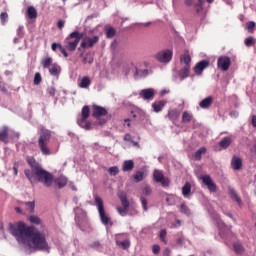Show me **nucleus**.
I'll return each mask as SVG.
<instances>
[{"label":"nucleus","instance_id":"nucleus-1","mask_svg":"<svg viewBox=\"0 0 256 256\" xmlns=\"http://www.w3.org/2000/svg\"><path fill=\"white\" fill-rule=\"evenodd\" d=\"M9 230L18 243L27 245L33 251H46L49 253L51 247H49L45 232L36 230L34 226H27L23 221L10 224Z\"/></svg>","mask_w":256,"mask_h":256},{"label":"nucleus","instance_id":"nucleus-2","mask_svg":"<svg viewBox=\"0 0 256 256\" xmlns=\"http://www.w3.org/2000/svg\"><path fill=\"white\" fill-rule=\"evenodd\" d=\"M26 161L30 169H25L24 174L31 185L35 183H43L44 187L53 185V174L43 169V166L33 157H27Z\"/></svg>","mask_w":256,"mask_h":256},{"label":"nucleus","instance_id":"nucleus-3","mask_svg":"<svg viewBox=\"0 0 256 256\" xmlns=\"http://www.w3.org/2000/svg\"><path fill=\"white\" fill-rule=\"evenodd\" d=\"M82 37L83 35H81L79 31H74L70 33V35L67 38H65L64 47L63 45L54 42L51 45V49L54 52L57 51V49H59L60 53H62V55H64V57L67 58L69 57V53H67V51H70L71 53L76 51L77 45H79V42L81 41Z\"/></svg>","mask_w":256,"mask_h":256},{"label":"nucleus","instance_id":"nucleus-4","mask_svg":"<svg viewBox=\"0 0 256 256\" xmlns=\"http://www.w3.org/2000/svg\"><path fill=\"white\" fill-rule=\"evenodd\" d=\"M38 147L42 153V155L49 156L53 155V152H51V148H49V141H51L52 133L51 130L40 127L38 131Z\"/></svg>","mask_w":256,"mask_h":256},{"label":"nucleus","instance_id":"nucleus-5","mask_svg":"<svg viewBox=\"0 0 256 256\" xmlns=\"http://www.w3.org/2000/svg\"><path fill=\"white\" fill-rule=\"evenodd\" d=\"M94 202L98 209L101 223L103 225H110V227H113V221H111V217H109V215H107V213L105 212V204H103V199L96 195L94 197Z\"/></svg>","mask_w":256,"mask_h":256},{"label":"nucleus","instance_id":"nucleus-6","mask_svg":"<svg viewBox=\"0 0 256 256\" xmlns=\"http://www.w3.org/2000/svg\"><path fill=\"white\" fill-rule=\"evenodd\" d=\"M118 197L121 201L122 207L118 206L116 210L119 213V215H121V217H127L130 205L129 200L127 199V195L125 194V192H120L118 194Z\"/></svg>","mask_w":256,"mask_h":256},{"label":"nucleus","instance_id":"nucleus-7","mask_svg":"<svg viewBox=\"0 0 256 256\" xmlns=\"http://www.w3.org/2000/svg\"><path fill=\"white\" fill-rule=\"evenodd\" d=\"M155 59H157L159 63H169L173 59V50H162L155 55Z\"/></svg>","mask_w":256,"mask_h":256},{"label":"nucleus","instance_id":"nucleus-8","mask_svg":"<svg viewBox=\"0 0 256 256\" xmlns=\"http://www.w3.org/2000/svg\"><path fill=\"white\" fill-rule=\"evenodd\" d=\"M99 43V36L89 37L86 36L80 44L81 49H91Z\"/></svg>","mask_w":256,"mask_h":256},{"label":"nucleus","instance_id":"nucleus-9","mask_svg":"<svg viewBox=\"0 0 256 256\" xmlns=\"http://www.w3.org/2000/svg\"><path fill=\"white\" fill-rule=\"evenodd\" d=\"M202 183L206 185L210 193H217V184L213 182V179L209 175L201 176Z\"/></svg>","mask_w":256,"mask_h":256},{"label":"nucleus","instance_id":"nucleus-10","mask_svg":"<svg viewBox=\"0 0 256 256\" xmlns=\"http://www.w3.org/2000/svg\"><path fill=\"white\" fill-rule=\"evenodd\" d=\"M153 177L154 181H156V183H161L162 187H169V184L171 183L169 178H165V175L159 170L154 171Z\"/></svg>","mask_w":256,"mask_h":256},{"label":"nucleus","instance_id":"nucleus-11","mask_svg":"<svg viewBox=\"0 0 256 256\" xmlns=\"http://www.w3.org/2000/svg\"><path fill=\"white\" fill-rule=\"evenodd\" d=\"M217 67L222 71H229V68L231 67V58L228 56H220L217 61Z\"/></svg>","mask_w":256,"mask_h":256},{"label":"nucleus","instance_id":"nucleus-12","mask_svg":"<svg viewBox=\"0 0 256 256\" xmlns=\"http://www.w3.org/2000/svg\"><path fill=\"white\" fill-rule=\"evenodd\" d=\"M92 115L95 117V119L99 120L101 117H105V115H107V109L102 106L94 105Z\"/></svg>","mask_w":256,"mask_h":256},{"label":"nucleus","instance_id":"nucleus-13","mask_svg":"<svg viewBox=\"0 0 256 256\" xmlns=\"http://www.w3.org/2000/svg\"><path fill=\"white\" fill-rule=\"evenodd\" d=\"M207 67H209V61L202 60L195 65L194 72L196 73V75H201L203 71L207 69Z\"/></svg>","mask_w":256,"mask_h":256},{"label":"nucleus","instance_id":"nucleus-14","mask_svg":"<svg viewBox=\"0 0 256 256\" xmlns=\"http://www.w3.org/2000/svg\"><path fill=\"white\" fill-rule=\"evenodd\" d=\"M74 211L76 213L75 221L77 225H81L82 219H87V212L83 211L82 209H79V207L74 208Z\"/></svg>","mask_w":256,"mask_h":256},{"label":"nucleus","instance_id":"nucleus-15","mask_svg":"<svg viewBox=\"0 0 256 256\" xmlns=\"http://www.w3.org/2000/svg\"><path fill=\"white\" fill-rule=\"evenodd\" d=\"M0 141L5 145L9 143V128L7 126L0 128Z\"/></svg>","mask_w":256,"mask_h":256},{"label":"nucleus","instance_id":"nucleus-16","mask_svg":"<svg viewBox=\"0 0 256 256\" xmlns=\"http://www.w3.org/2000/svg\"><path fill=\"white\" fill-rule=\"evenodd\" d=\"M140 97H142V99L145 101H148L149 99H153V97H155V91L151 88L143 89L140 92Z\"/></svg>","mask_w":256,"mask_h":256},{"label":"nucleus","instance_id":"nucleus-17","mask_svg":"<svg viewBox=\"0 0 256 256\" xmlns=\"http://www.w3.org/2000/svg\"><path fill=\"white\" fill-rule=\"evenodd\" d=\"M231 167L234 171H239L243 167V160L237 156H233L231 160Z\"/></svg>","mask_w":256,"mask_h":256},{"label":"nucleus","instance_id":"nucleus-18","mask_svg":"<svg viewBox=\"0 0 256 256\" xmlns=\"http://www.w3.org/2000/svg\"><path fill=\"white\" fill-rule=\"evenodd\" d=\"M78 87H80V89H89V87H91V78L89 76H84L80 80V83H78Z\"/></svg>","mask_w":256,"mask_h":256},{"label":"nucleus","instance_id":"nucleus-19","mask_svg":"<svg viewBox=\"0 0 256 256\" xmlns=\"http://www.w3.org/2000/svg\"><path fill=\"white\" fill-rule=\"evenodd\" d=\"M167 117L168 119H170V121H172V123H175V121H177L179 117H181V114L179 113V110L172 109L168 111Z\"/></svg>","mask_w":256,"mask_h":256},{"label":"nucleus","instance_id":"nucleus-20","mask_svg":"<svg viewBox=\"0 0 256 256\" xmlns=\"http://www.w3.org/2000/svg\"><path fill=\"white\" fill-rule=\"evenodd\" d=\"M213 105V97L212 96H208L206 98H204L200 103L199 106L201 107V109H209V107Z\"/></svg>","mask_w":256,"mask_h":256},{"label":"nucleus","instance_id":"nucleus-21","mask_svg":"<svg viewBox=\"0 0 256 256\" xmlns=\"http://www.w3.org/2000/svg\"><path fill=\"white\" fill-rule=\"evenodd\" d=\"M49 73L50 75H52V77H59L60 73H61V67L57 65V63H54L53 65H51L49 68Z\"/></svg>","mask_w":256,"mask_h":256},{"label":"nucleus","instance_id":"nucleus-22","mask_svg":"<svg viewBox=\"0 0 256 256\" xmlns=\"http://www.w3.org/2000/svg\"><path fill=\"white\" fill-rule=\"evenodd\" d=\"M133 169H135V162L133 160H125L123 162L122 171H133Z\"/></svg>","mask_w":256,"mask_h":256},{"label":"nucleus","instance_id":"nucleus-23","mask_svg":"<svg viewBox=\"0 0 256 256\" xmlns=\"http://www.w3.org/2000/svg\"><path fill=\"white\" fill-rule=\"evenodd\" d=\"M180 62L184 63L185 67H191V56L189 55V51H186L180 56Z\"/></svg>","mask_w":256,"mask_h":256},{"label":"nucleus","instance_id":"nucleus-24","mask_svg":"<svg viewBox=\"0 0 256 256\" xmlns=\"http://www.w3.org/2000/svg\"><path fill=\"white\" fill-rule=\"evenodd\" d=\"M231 143H233V139H231V137H224L219 143V147H221L222 149H228L231 145Z\"/></svg>","mask_w":256,"mask_h":256},{"label":"nucleus","instance_id":"nucleus-25","mask_svg":"<svg viewBox=\"0 0 256 256\" xmlns=\"http://www.w3.org/2000/svg\"><path fill=\"white\" fill-rule=\"evenodd\" d=\"M78 125L86 131H91V122L87 121V118H81L78 120Z\"/></svg>","mask_w":256,"mask_h":256},{"label":"nucleus","instance_id":"nucleus-26","mask_svg":"<svg viewBox=\"0 0 256 256\" xmlns=\"http://www.w3.org/2000/svg\"><path fill=\"white\" fill-rule=\"evenodd\" d=\"M152 108L154 113H161L165 108V103L163 101L154 102L152 103Z\"/></svg>","mask_w":256,"mask_h":256},{"label":"nucleus","instance_id":"nucleus-27","mask_svg":"<svg viewBox=\"0 0 256 256\" xmlns=\"http://www.w3.org/2000/svg\"><path fill=\"white\" fill-rule=\"evenodd\" d=\"M54 64L55 63H53V58H51V57H45L41 61V65H42L43 69H49Z\"/></svg>","mask_w":256,"mask_h":256},{"label":"nucleus","instance_id":"nucleus-28","mask_svg":"<svg viewBox=\"0 0 256 256\" xmlns=\"http://www.w3.org/2000/svg\"><path fill=\"white\" fill-rule=\"evenodd\" d=\"M191 72V66H184L180 71H179V77L181 79H187L189 77V73Z\"/></svg>","mask_w":256,"mask_h":256},{"label":"nucleus","instance_id":"nucleus-29","mask_svg":"<svg viewBox=\"0 0 256 256\" xmlns=\"http://www.w3.org/2000/svg\"><path fill=\"white\" fill-rule=\"evenodd\" d=\"M55 183L59 189H63V187L67 186V178L65 176H60L55 180Z\"/></svg>","mask_w":256,"mask_h":256},{"label":"nucleus","instance_id":"nucleus-30","mask_svg":"<svg viewBox=\"0 0 256 256\" xmlns=\"http://www.w3.org/2000/svg\"><path fill=\"white\" fill-rule=\"evenodd\" d=\"M207 153V148L205 147H201L199 148L195 154H194V158L196 161H201L202 159V155H205Z\"/></svg>","mask_w":256,"mask_h":256},{"label":"nucleus","instance_id":"nucleus-31","mask_svg":"<svg viewBox=\"0 0 256 256\" xmlns=\"http://www.w3.org/2000/svg\"><path fill=\"white\" fill-rule=\"evenodd\" d=\"M132 177L135 183H141L145 179V172L137 171Z\"/></svg>","mask_w":256,"mask_h":256},{"label":"nucleus","instance_id":"nucleus-32","mask_svg":"<svg viewBox=\"0 0 256 256\" xmlns=\"http://www.w3.org/2000/svg\"><path fill=\"white\" fill-rule=\"evenodd\" d=\"M229 195L233 201H236V203H238V205L241 203V198L239 197L235 189L229 188Z\"/></svg>","mask_w":256,"mask_h":256},{"label":"nucleus","instance_id":"nucleus-33","mask_svg":"<svg viewBox=\"0 0 256 256\" xmlns=\"http://www.w3.org/2000/svg\"><path fill=\"white\" fill-rule=\"evenodd\" d=\"M116 245L117 247H121V249H124V251H127V249L131 247V242L129 240H125V241L117 240Z\"/></svg>","mask_w":256,"mask_h":256},{"label":"nucleus","instance_id":"nucleus-34","mask_svg":"<svg viewBox=\"0 0 256 256\" xmlns=\"http://www.w3.org/2000/svg\"><path fill=\"white\" fill-rule=\"evenodd\" d=\"M233 249H234L235 253H237L238 255H241L242 253H245V248L239 242H234L233 243Z\"/></svg>","mask_w":256,"mask_h":256},{"label":"nucleus","instance_id":"nucleus-35","mask_svg":"<svg viewBox=\"0 0 256 256\" xmlns=\"http://www.w3.org/2000/svg\"><path fill=\"white\" fill-rule=\"evenodd\" d=\"M27 16L29 19H37V9L33 6H29L27 8Z\"/></svg>","mask_w":256,"mask_h":256},{"label":"nucleus","instance_id":"nucleus-36","mask_svg":"<svg viewBox=\"0 0 256 256\" xmlns=\"http://www.w3.org/2000/svg\"><path fill=\"white\" fill-rule=\"evenodd\" d=\"M191 121H193V114L184 111L182 114V122L183 123H191Z\"/></svg>","mask_w":256,"mask_h":256},{"label":"nucleus","instance_id":"nucleus-37","mask_svg":"<svg viewBox=\"0 0 256 256\" xmlns=\"http://www.w3.org/2000/svg\"><path fill=\"white\" fill-rule=\"evenodd\" d=\"M191 193V183L186 182L185 185L182 187V195L183 197L189 196Z\"/></svg>","mask_w":256,"mask_h":256},{"label":"nucleus","instance_id":"nucleus-38","mask_svg":"<svg viewBox=\"0 0 256 256\" xmlns=\"http://www.w3.org/2000/svg\"><path fill=\"white\" fill-rule=\"evenodd\" d=\"M28 221L30 223H32V225H41V223H42L41 218H39L38 216H35V215H30L28 217Z\"/></svg>","mask_w":256,"mask_h":256},{"label":"nucleus","instance_id":"nucleus-39","mask_svg":"<svg viewBox=\"0 0 256 256\" xmlns=\"http://www.w3.org/2000/svg\"><path fill=\"white\" fill-rule=\"evenodd\" d=\"M90 113H91V109H89V106H84L81 112L82 119H89Z\"/></svg>","mask_w":256,"mask_h":256},{"label":"nucleus","instance_id":"nucleus-40","mask_svg":"<svg viewBox=\"0 0 256 256\" xmlns=\"http://www.w3.org/2000/svg\"><path fill=\"white\" fill-rule=\"evenodd\" d=\"M25 207H26L28 213H34L35 212V201L25 202Z\"/></svg>","mask_w":256,"mask_h":256},{"label":"nucleus","instance_id":"nucleus-41","mask_svg":"<svg viewBox=\"0 0 256 256\" xmlns=\"http://www.w3.org/2000/svg\"><path fill=\"white\" fill-rule=\"evenodd\" d=\"M108 173L109 175H111L112 177H115L117 175H119V167L117 166H112L108 169Z\"/></svg>","mask_w":256,"mask_h":256},{"label":"nucleus","instance_id":"nucleus-42","mask_svg":"<svg viewBox=\"0 0 256 256\" xmlns=\"http://www.w3.org/2000/svg\"><path fill=\"white\" fill-rule=\"evenodd\" d=\"M138 75H140L141 77H147V75H149V70H147V69H144V70L136 69L134 77H137Z\"/></svg>","mask_w":256,"mask_h":256},{"label":"nucleus","instance_id":"nucleus-43","mask_svg":"<svg viewBox=\"0 0 256 256\" xmlns=\"http://www.w3.org/2000/svg\"><path fill=\"white\" fill-rule=\"evenodd\" d=\"M116 31L113 27H109L106 29V37L107 39H113V36L115 35Z\"/></svg>","mask_w":256,"mask_h":256},{"label":"nucleus","instance_id":"nucleus-44","mask_svg":"<svg viewBox=\"0 0 256 256\" xmlns=\"http://www.w3.org/2000/svg\"><path fill=\"white\" fill-rule=\"evenodd\" d=\"M204 3H205V0H198V4L194 5V7L196 9V13H201V11H203Z\"/></svg>","mask_w":256,"mask_h":256},{"label":"nucleus","instance_id":"nucleus-45","mask_svg":"<svg viewBox=\"0 0 256 256\" xmlns=\"http://www.w3.org/2000/svg\"><path fill=\"white\" fill-rule=\"evenodd\" d=\"M159 237H160V241H162V243H165V245H167V238H166L167 237V230L162 229L160 231Z\"/></svg>","mask_w":256,"mask_h":256},{"label":"nucleus","instance_id":"nucleus-46","mask_svg":"<svg viewBox=\"0 0 256 256\" xmlns=\"http://www.w3.org/2000/svg\"><path fill=\"white\" fill-rule=\"evenodd\" d=\"M180 212L184 213V215H191V210L184 203L180 205Z\"/></svg>","mask_w":256,"mask_h":256},{"label":"nucleus","instance_id":"nucleus-47","mask_svg":"<svg viewBox=\"0 0 256 256\" xmlns=\"http://www.w3.org/2000/svg\"><path fill=\"white\" fill-rule=\"evenodd\" d=\"M41 81H43V78L41 77V73L36 72L34 75V85H41Z\"/></svg>","mask_w":256,"mask_h":256},{"label":"nucleus","instance_id":"nucleus-48","mask_svg":"<svg viewBox=\"0 0 256 256\" xmlns=\"http://www.w3.org/2000/svg\"><path fill=\"white\" fill-rule=\"evenodd\" d=\"M8 19H9V14H7V12H2L0 14V21H1L2 25H5V23H7V21H8Z\"/></svg>","mask_w":256,"mask_h":256},{"label":"nucleus","instance_id":"nucleus-49","mask_svg":"<svg viewBox=\"0 0 256 256\" xmlns=\"http://www.w3.org/2000/svg\"><path fill=\"white\" fill-rule=\"evenodd\" d=\"M244 43L246 47H253V45H255V39L253 37H248L245 39Z\"/></svg>","mask_w":256,"mask_h":256},{"label":"nucleus","instance_id":"nucleus-50","mask_svg":"<svg viewBox=\"0 0 256 256\" xmlns=\"http://www.w3.org/2000/svg\"><path fill=\"white\" fill-rule=\"evenodd\" d=\"M166 203L167 205H175V196L173 195H169L168 197H166Z\"/></svg>","mask_w":256,"mask_h":256},{"label":"nucleus","instance_id":"nucleus-51","mask_svg":"<svg viewBox=\"0 0 256 256\" xmlns=\"http://www.w3.org/2000/svg\"><path fill=\"white\" fill-rule=\"evenodd\" d=\"M152 252L154 255H159V253L161 252V246L155 244L152 246Z\"/></svg>","mask_w":256,"mask_h":256},{"label":"nucleus","instance_id":"nucleus-52","mask_svg":"<svg viewBox=\"0 0 256 256\" xmlns=\"http://www.w3.org/2000/svg\"><path fill=\"white\" fill-rule=\"evenodd\" d=\"M55 92H56L55 87L50 86L47 88V93L50 94L51 97H55Z\"/></svg>","mask_w":256,"mask_h":256},{"label":"nucleus","instance_id":"nucleus-53","mask_svg":"<svg viewBox=\"0 0 256 256\" xmlns=\"http://www.w3.org/2000/svg\"><path fill=\"white\" fill-rule=\"evenodd\" d=\"M140 201H141V203H142V207H143L144 211H147V199L142 196V197L140 198Z\"/></svg>","mask_w":256,"mask_h":256},{"label":"nucleus","instance_id":"nucleus-54","mask_svg":"<svg viewBox=\"0 0 256 256\" xmlns=\"http://www.w3.org/2000/svg\"><path fill=\"white\" fill-rule=\"evenodd\" d=\"M247 29L250 33H253V29H255V22L251 21L247 24Z\"/></svg>","mask_w":256,"mask_h":256},{"label":"nucleus","instance_id":"nucleus-55","mask_svg":"<svg viewBox=\"0 0 256 256\" xmlns=\"http://www.w3.org/2000/svg\"><path fill=\"white\" fill-rule=\"evenodd\" d=\"M143 193H144V195H151V188L149 186H146L143 189Z\"/></svg>","mask_w":256,"mask_h":256},{"label":"nucleus","instance_id":"nucleus-56","mask_svg":"<svg viewBox=\"0 0 256 256\" xmlns=\"http://www.w3.org/2000/svg\"><path fill=\"white\" fill-rule=\"evenodd\" d=\"M57 27L60 30L63 29V27H65V21L59 20L58 23H57Z\"/></svg>","mask_w":256,"mask_h":256},{"label":"nucleus","instance_id":"nucleus-57","mask_svg":"<svg viewBox=\"0 0 256 256\" xmlns=\"http://www.w3.org/2000/svg\"><path fill=\"white\" fill-rule=\"evenodd\" d=\"M124 141H130L132 143L133 138L131 137V134H129V133L125 134Z\"/></svg>","mask_w":256,"mask_h":256},{"label":"nucleus","instance_id":"nucleus-58","mask_svg":"<svg viewBox=\"0 0 256 256\" xmlns=\"http://www.w3.org/2000/svg\"><path fill=\"white\" fill-rule=\"evenodd\" d=\"M0 91H2L3 93H7V88H5V85H3V83L0 82Z\"/></svg>","mask_w":256,"mask_h":256},{"label":"nucleus","instance_id":"nucleus-59","mask_svg":"<svg viewBox=\"0 0 256 256\" xmlns=\"http://www.w3.org/2000/svg\"><path fill=\"white\" fill-rule=\"evenodd\" d=\"M13 171H14L15 177H17V175H18V173H19L18 168H17V164L14 165Z\"/></svg>","mask_w":256,"mask_h":256},{"label":"nucleus","instance_id":"nucleus-60","mask_svg":"<svg viewBox=\"0 0 256 256\" xmlns=\"http://www.w3.org/2000/svg\"><path fill=\"white\" fill-rule=\"evenodd\" d=\"M185 5L191 7V5H193V0H185Z\"/></svg>","mask_w":256,"mask_h":256},{"label":"nucleus","instance_id":"nucleus-61","mask_svg":"<svg viewBox=\"0 0 256 256\" xmlns=\"http://www.w3.org/2000/svg\"><path fill=\"white\" fill-rule=\"evenodd\" d=\"M132 145L134 146V147H137V149H139V147H141L140 145H139V143L138 142H136V141H134V140H132Z\"/></svg>","mask_w":256,"mask_h":256},{"label":"nucleus","instance_id":"nucleus-62","mask_svg":"<svg viewBox=\"0 0 256 256\" xmlns=\"http://www.w3.org/2000/svg\"><path fill=\"white\" fill-rule=\"evenodd\" d=\"M170 254H171V249L166 248V249L164 250V255H170Z\"/></svg>","mask_w":256,"mask_h":256},{"label":"nucleus","instance_id":"nucleus-63","mask_svg":"<svg viewBox=\"0 0 256 256\" xmlns=\"http://www.w3.org/2000/svg\"><path fill=\"white\" fill-rule=\"evenodd\" d=\"M223 227H225V224L221 221H218V228L221 229Z\"/></svg>","mask_w":256,"mask_h":256},{"label":"nucleus","instance_id":"nucleus-64","mask_svg":"<svg viewBox=\"0 0 256 256\" xmlns=\"http://www.w3.org/2000/svg\"><path fill=\"white\" fill-rule=\"evenodd\" d=\"M183 243H184L183 238H178L177 244H178V245H183Z\"/></svg>","mask_w":256,"mask_h":256}]
</instances>
